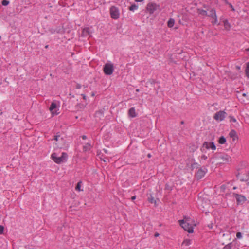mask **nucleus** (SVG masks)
Segmentation results:
<instances>
[{
    "label": "nucleus",
    "mask_w": 249,
    "mask_h": 249,
    "mask_svg": "<svg viewBox=\"0 0 249 249\" xmlns=\"http://www.w3.org/2000/svg\"><path fill=\"white\" fill-rule=\"evenodd\" d=\"M135 0V1H136V2H142V1H143L144 0Z\"/></svg>",
    "instance_id": "42"
},
{
    "label": "nucleus",
    "mask_w": 249,
    "mask_h": 249,
    "mask_svg": "<svg viewBox=\"0 0 249 249\" xmlns=\"http://www.w3.org/2000/svg\"><path fill=\"white\" fill-rule=\"evenodd\" d=\"M160 5L155 3L150 2L147 4L146 10L150 14H152L155 11L160 9Z\"/></svg>",
    "instance_id": "3"
},
{
    "label": "nucleus",
    "mask_w": 249,
    "mask_h": 249,
    "mask_svg": "<svg viewBox=\"0 0 249 249\" xmlns=\"http://www.w3.org/2000/svg\"><path fill=\"white\" fill-rule=\"evenodd\" d=\"M175 24V20L173 18H170L167 22V26L169 28H172Z\"/></svg>",
    "instance_id": "15"
},
{
    "label": "nucleus",
    "mask_w": 249,
    "mask_h": 249,
    "mask_svg": "<svg viewBox=\"0 0 249 249\" xmlns=\"http://www.w3.org/2000/svg\"><path fill=\"white\" fill-rule=\"evenodd\" d=\"M54 140L56 142H58V143L57 144L58 145V146H61L62 142H63V139L60 137V136H55L54 138Z\"/></svg>",
    "instance_id": "12"
},
{
    "label": "nucleus",
    "mask_w": 249,
    "mask_h": 249,
    "mask_svg": "<svg viewBox=\"0 0 249 249\" xmlns=\"http://www.w3.org/2000/svg\"><path fill=\"white\" fill-rule=\"evenodd\" d=\"M215 149L216 146L213 142H205L201 147V151L205 153H207L208 151L210 150L213 152Z\"/></svg>",
    "instance_id": "2"
},
{
    "label": "nucleus",
    "mask_w": 249,
    "mask_h": 249,
    "mask_svg": "<svg viewBox=\"0 0 249 249\" xmlns=\"http://www.w3.org/2000/svg\"><path fill=\"white\" fill-rule=\"evenodd\" d=\"M205 171L202 169H199L196 172V177L197 179H201L205 175Z\"/></svg>",
    "instance_id": "9"
},
{
    "label": "nucleus",
    "mask_w": 249,
    "mask_h": 249,
    "mask_svg": "<svg viewBox=\"0 0 249 249\" xmlns=\"http://www.w3.org/2000/svg\"><path fill=\"white\" fill-rule=\"evenodd\" d=\"M204 158V160H205L207 159V157H203Z\"/></svg>",
    "instance_id": "49"
},
{
    "label": "nucleus",
    "mask_w": 249,
    "mask_h": 249,
    "mask_svg": "<svg viewBox=\"0 0 249 249\" xmlns=\"http://www.w3.org/2000/svg\"><path fill=\"white\" fill-rule=\"evenodd\" d=\"M216 158H221V159H223V161L225 160L224 159L225 157H216ZM225 160H226V158H225Z\"/></svg>",
    "instance_id": "41"
},
{
    "label": "nucleus",
    "mask_w": 249,
    "mask_h": 249,
    "mask_svg": "<svg viewBox=\"0 0 249 249\" xmlns=\"http://www.w3.org/2000/svg\"><path fill=\"white\" fill-rule=\"evenodd\" d=\"M224 24V28L226 30H229L231 28V24L229 22L228 20L227 19H225L223 21Z\"/></svg>",
    "instance_id": "14"
},
{
    "label": "nucleus",
    "mask_w": 249,
    "mask_h": 249,
    "mask_svg": "<svg viewBox=\"0 0 249 249\" xmlns=\"http://www.w3.org/2000/svg\"><path fill=\"white\" fill-rule=\"evenodd\" d=\"M110 16L114 19H118L120 17V11L118 8L111 6L109 9Z\"/></svg>",
    "instance_id": "4"
},
{
    "label": "nucleus",
    "mask_w": 249,
    "mask_h": 249,
    "mask_svg": "<svg viewBox=\"0 0 249 249\" xmlns=\"http://www.w3.org/2000/svg\"><path fill=\"white\" fill-rule=\"evenodd\" d=\"M81 96H82L83 99L84 100H86V99H87V97H86V95H85V94H81Z\"/></svg>",
    "instance_id": "39"
},
{
    "label": "nucleus",
    "mask_w": 249,
    "mask_h": 249,
    "mask_svg": "<svg viewBox=\"0 0 249 249\" xmlns=\"http://www.w3.org/2000/svg\"><path fill=\"white\" fill-rule=\"evenodd\" d=\"M233 189L234 190L236 189V187H234Z\"/></svg>",
    "instance_id": "52"
},
{
    "label": "nucleus",
    "mask_w": 249,
    "mask_h": 249,
    "mask_svg": "<svg viewBox=\"0 0 249 249\" xmlns=\"http://www.w3.org/2000/svg\"><path fill=\"white\" fill-rule=\"evenodd\" d=\"M226 142V139L224 136L220 137L218 140V142L219 144H224Z\"/></svg>",
    "instance_id": "17"
},
{
    "label": "nucleus",
    "mask_w": 249,
    "mask_h": 249,
    "mask_svg": "<svg viewBox=\"0 0 249 249\" xmlns=\"http://www.w3.org/2000/svg\"><path fill=\"white\" fill-rule=\"evenodd\" d=\"M136 196H132L131 199L132 200H134L136 199Z\"/></svg>",
    "instance_id": "40"
},
{
    "label": "nucleus",
    "mask_w": 249,
    "mask_h": 249,
    "mask_svg": "<svg viewBox=\"0 0 249 249\" xmlns=\"http://www.w3.org/2000/svg\"><path fill=\"white\" fill-rule=\"evenodd\" d=\"M76 88L77 89H80L81 88V85L80 84H77L76 86Z\"/></svg>",
    "instance_id": "37"
},
{
    "label": "nucleus",
    "mask_w": 249,
    "mask_h": 249,
    "mask_svg": "<svg viewBox=\"0 0 249 249\" xmlns=\"http://www.w3.org/2000/svg\"><path fill=\"white\" fill-rule=\"evenodd\" d=\"M191 240L190 239H186L183 241L182 245H184L187 246L191 244Z\"/></svg>",
    "instance_id": "20"
},
{
    "label": "nucleus",
    "mask_w": 249,
    "mask_h": 249,
    "mask_svg": "<svg viewBox=\"0 0 249 249\" xmlns=\"http://www.w3.org/2000/svg\"><path fill=\"white\" fill-rule=\"evenodd\" d=\"M246 51L249 52V48L246 49Z\"/></svg>",
    "instance_id": "47"
},
{
    "label": "nucleus",
    "mask_w": 249,
    "mask_h": 249,
    "mask_svg": "<svg viewBox=\"0 0 249 249\" xmlns=\"http://www.w3.org/2000/svg\"><path fill=\"white\" fill-rule=\"evenodd\" d=\"M89 28H85L83 30V34L84 35H87L89 34Z\"/></svg>",
    "instance_id": "25"
},
{
    "label": "nucleus",
    "mask_w": 249,
    "mask_h": 249,
    "mask_svg": "<svg viewBox=\"0 0 249 249\" xmlns=\"http://www.w3.org/2000/svg\"><path fill=\"white\" fill-rule=\"evenodd\" d=\"M227 115L226 112L224 111H219L215 113L213 119L217 121H221L224 119Z\"/></svg>",
    "instance_id": "5"
},
{
    "label": "nucleus",
    "mask_w": 249,
    "mask_h": 249,
    "mask_svg": "<svg viewBox=\"0 0 249 249\" xmlns=\"http://www.w3.org/2000/svg\"><path fill=\"white\" fill-rule=\"evenodd\" d=\"M233 246V244L232 243H230L228 244L225 246L223 249H231Z\"/></svg>",
    "instance_id": "21"
},
{
    "label": "nucleus",
    "mask_w": 249,
    "mask_h": 249,
    "mask_svg": "<svg viewBox=\"0 0 249 249\" xmlns=\"http://www.w3.org/2000/svg\"><path fill=\"white\" fill-rule=\"evenodd\" d=\"M165 189L170 191L172 190V186L170 185L168 183H166L165 184Z\"/></svg>",
    "instance_id": "24"
},
{
    "label": "nucleus",
    "mask_w": 249,
    "mask_h": 249,
    "mask_svg": "<svg viewBox=\"0 0 249 249\" xmlns=\"http://www.w3.org/2000/svg\"><path fill=\"white\" fill-rule=\"evenodd\" d=\"M128 115L132 118L135 117L137 116V114L135 111V109L134 107H132L129 109L128 111Z\"/></svg>",
    "instance_id": "13"
},
{
    "label": "nucleus",
    "mask_w": 249,
    "mask_h": 249,
    "mask_svg": "<svg viewBox=\"0 0 249 249\" xmlns=\"http://www.w3.org/2000/svg\"><path fill=\"white\" fill-rule=\"evenodd\" d=\"M239 176V173H238V174L236 175V177L238 178Z\"/></svg>",
    "instance_id": "51"
},
{
    "label": "nucleus",
    "mask_w": 249,
    "mask_h": 249,
    "mask_svg": "<svg viewBox=\"0 0 249 249\" xmlns=\"http://www.w3.org/2000/svg\"><path fill=\"white\" fill-rule=\"evenodd\" d=\"M62 156H65L64 153H63V154H62Z\"/></svg>",
    "instance_id": "55"
},
{
    "label": "nucleus",
    "mask_w": 249,
    "mask_h": 249,
    "mask_svg": "<svg viewBox=\"0 0 249 249\" xmlns=\"http://www.w3.org/2000/svg\"><path fill=\"white\" fill-rule=\"evenodd\" d=\"M91 146L90 143H87L85 144V145L83 146V150L85 151H87L89 150L91 148Z\"/></svg>",
    "instance_id": "18"
},
{
    "label": "nucleus",
    "mask_w": 249,
    "mask_h": 249,
    "mask_svg": "<svg viewBox=\"0 0 249 249\" xmlns=\"http://www.w3.org/2000/svg\"><path fill=\"white\" fill-rule=\"evenodd\" d=\"M159 233H156L155 234V237H157V236H159Z\"/></svg>",
    "instance_id": "45"
},
{
    "label": "nucleus",
    "mask_w": 249,
    "mask_h": 249,
    "mask_svg": "<svg viewBox=\"0 0 249 249\" xmlns=\"http://www.w3.org/2000/svg\"><path fill=\"white\" fill-rule=\"evenodd\" d=\"M213 16L212 17H211L213 19V20H214L215 18H217V16L216 15V11H213Z\"/></svg>",
    "instance_id": "30"
},
{
    "label": "nucleus",
    "mask_w": 249,
    "mask_h": 249,
    "mask_svg": "<svg viewBox=\"0 0 249 249\" xmlns=\"http://www.w3.org/2000/svg\"><path fill=\"white\" fill-rule=\"evenodd\" d=\"M233 195L236 198L238 204H242L246 200V198L244 196L236 193H233Z\"/></svg>",
    "instance_id": "7"
},
{
    "label": "nucleus",
    "mask_w": 249,
    "mask_h": 249,
    "mask_svg": "<svg viewBox=\"0 0 249 249\" xmlns=\"http://www.w3.org/2000/svg\"><path fill=\"white\" fill-rule=\"evenodd\" d=\"M235 69L238 71V72L239 73L241 72V71H240L241 68H240V66H235Z\"/></svg>",
    "instance_id": "36"
},
{
    "label": "nucleus",
    "mask_w": 249,
    "mask_h": 249,
    "mask_svg": "<svg viewBox=\"0 0 249 249\" xmlns=\"http://www.w3.org/2000/svg\"><path fill=\"white\" fill-rule=\"evenodd\" d=\"M213 11H215V10L213 8H212L210 10V13L208 15L210 17H212L213 16Z\"/></svg>",
    "instance_id": "33"
},
{
    "label": "nucleus",
    "mask_w": 249,
    "mask_h": 249,
    "mask_svg": "<svg viewBox=\"0 0 249 249\" xmlns=\"http://www.w3.org/2000/svg\"><path fill=\"white\" fill-rule=\"evenodd\" d=\"M229 118H230V121L231 122L236 123L237 122L236 119L235 118H234L233 117L230 116Z\"/></svg>",
    "instance_id": "29"
},
{
    "label": "nucleus",
    "mask_w": 249,
    "mask_h": 249,
    "mask_svg": "<svg viewBox=\"0 0 249 249\" xmlns=\"http://www.w3.org/2000/svg\"><path fill=\"white\" fill-rule=\"evenodd\" d=\"M229 136H230L231 138L232 139V140L233 141H235L238 139V136L237 135V133L234 130H231L230 131L229 133Z\"/></svg>",
    "instance_id": "11"
},
{
    "label": "nucleus",
    "mask_w": 249,
    "mask_h": 249,
    "mask_svg": "<svg viewBox=\"0 0 249 249\" xmlns=\"http://www.w3.org/2000/svg\"><path fill=\"white\" fill-rule=\"evenodd\" d=\"M243 96H245L246 95V94L245 93H244V94H243Z\"/></svg>",
    "instance_id": "53"
},
{
    "label": "nucleus",
    "mask_w": 249,
    "mask_h": 249,
    "mask_svg": "<svg viewBox=\"0 0 249 249\" xmlns=\"http://www.w3.org/2000/svg\"><path fill=\"white\" fill-rule=\"evenodd\" d=\"M138 8V6L136 4H133L129 8V9L130 11H134L136 10H137Z\"/></svg>",
    "instance_id": "22"
},
{
    "label": "nucleus",
    "mask_w": 249,
    "mask_h": 249,
    "mask_svg": "<svg viewBox=\"0 0 249 249\" xmlns=\"http://www.w3.org/2000/svg\"><path fill=\"white\" fill-rule=\"evenodd\" d=\"M147 156H150V155L149 154L147 155Z\"/></svg>",
    "instance_id": "56"
},
{
    "label": "nucleus",
    "mask_w": 249,
    "mask_h": 249,
    "mask_svg": "<svg viewBox=\"0 0 249 249\" xmlns=\"http://www.w3.org/2000/svg\"><path fill=\"white\" fill-rule=\"evenodd\" d=\"M148 200L151 203H156V200L151 195H150V197H148Z\"/></svg>",
    "instance_id": "23"
},
{
    "label": "nucleus",
    "mask_w": 249,
    "mask_h": 249,
    "mask_svg": "<svg viewBox=\"0 0 249 249\" xmlns=\"http://www.w3.org/2000/svg\"><path fill=\"white\" fill-rule=\"evenodd\" d=\"M222 0L224 1L226 4H228L227 0Z\"/></svg>",
    "instance_id": "44"
},
{
    "label": "nucleus",
    "mask_w": 249,
    "mask_h": 249,
    "mask_svg": "<svg viewBox=\"0 0 249 249\" xmlns=\"http://www.w3.org/2000/svg\"><path fill=\"white\" fill-rule=\"evenodd\" d=\"M190 218L186 216L184 217V219L178 221L180 226L189 233H193L194 231L193 227L189 223Z\"/></svg>",
    "instance_id": "1"
},
{
    "label": "nucleus",
    "mask_w": 249,
    "mask_h": 249,
    "mask_svg": "<svg viewBox=\"0 0 249 249\" xmlns=\"http://www.w3.org/2000/svg\"><path fill=\"white\" fill-rule=\"evenodd\" d=\"M95 95V94L94 93H92V94H91V96H94Z\"/></svg>",
    "instance_id": "48"
},
{
    "label": "nucleus",
    "mask_w": 249,
    "mask_h": 249,
    "mask_svg": "<svg viewBox=\"0 0 249 249\" xmlns=\"http://www.w3.org/2000/svg\"><path fill=\"white\" fill-rule=\"evenodd\" d=\"M97 160L100 161H103L104 162L109 161V159L108 157H98Z\"/></svg>",
    "instance_id": "16"
},
{
    "label": "nucleus",
    "mask_w": 249,
    "mask_h": 249,
    "mask_svg": "<svg viewBox=\"0 0 249 249\" xmlns=\"http://www.w3.org/2000/svg\"><path fill=\"white\" fill-rule=\"evenodd\" d=\"M221 188H225V186H224V185H222V186H221Z\"/></svg>",
    "instance_id": "50"
},
{
    "label": "nucleus",
    "mask_w": 249,
    "mask_h": 249,
    "mask_svg": "<svg viewBox=\"0 0 249 249\" xmlns=\"http://www.w3.org/2000/svg\"><path fill=\"white\" fill-rule=\"evenodd\" d=\"M240 180L242 181H245L246 180L244 179L243 178H241Z\"/></svg>",
    "instance_id": "46"
},
{
    "label": "nucleus",
    "mask_w": 249,
    "mask_h": 249,
    "mask_svg": "<svg viewBox=\"0 0 249 249\" xmlns=\"http://www.w3.org/2000/svg\"><path fill=\"white\" fill-rule=\"evenodd\" d=\"M229 5L230 7L231 8V10L233 11H234L235 9H234V7H233V6L231 4H229Z\"/></svg>",
    "instance_id": "38"
},
{
    "label": "nucleus",
    "mask_w": 249,
    "mask_h": 249,
    "mask_svg": "<svg viewBox=\"0 0 249 249\" xmlns=\"http://www.w3.org/2000/svg\"><path fill=\"white\" fill-rule=\"evenodd\" d=\"M212 23L213 24H217V25H219V23H218V19H217V18H215L214 20H213L212 21Z\"/></svg>",
    "instance_id": "32"
},
{
    "label": "nucleus",
    "mask_w": 249,
    "mask_h": 249,
    "mask_svg": "<svg viewBox=\"0 0 249 249\" xmlns=\"http://www.w3.org/2000/svg\"><path fill=\"white\" fill-rule=\"evenodd\" d=\"M87 138V137L85 135L82 136V139L85 140Z\"/></svg>",
    "instance_id": "43"
},
{
    "label": "nucleus",
    "mask_w": 249,
    "mask_h": 249,
    "mask_svg": "<svg viewBox=\"0 0 249 249\" xmlns=\"http://www.w3.org/2000/svg\"><path fill=\"white\" fill-rule=\"evenodd\" d=\"M9 3V1L8 0H3L2 1V4L3 5V6H6Z\"/></svg>",
    "instance_id": "31"
},
{
    "label": "nucleus",
    "mask_w": 249,
    "mask_h": 249,
    "mask_svg": "<svg viewBox=\"0 0 249 249\" xmlns=\"http://www.w3.org/2000/svg\"><path fill=\"white\" fill-rule=\"evenodd\" d=\"M199 166V165H198V163H197L194 162V163L191 164V167H192V169H193L194 168H197Z\"/></svg>",
    "instance_id": "28"
},
{
    "label": "nucleus",
    "mask_w": 249,
    "mask_h": 249,
    "mask_svg": "<svg viewBox=\"0 0 249 249\" xmlns=\"http://www.w3.org/2000/svg\"><path fill=\"white\" fill-rule=\"evenodd\" d=\"M51 156H54V154H52L51 155Z\"/></svg>",
    "instance_id": "54"
},
{
    "label": "nucleus",
    "mask_w": 249,
    "mask_h": 249,
    "mask_svg": "<svg viewBox=\"0 0 249 249\" xmlns=\"http://www.w3.org/2000/svg\"><path fill=\"white\" fill-rule=\"evenodd\" d=\"M81 181H79L78 182V183L77 184V185L75 187L76 190H77L78 191H80L81 190Z\"/></svg>",
    "instance_id": "27"
},
{
    "label": "nucleus",
    "mask_w": 249,
    "mask_h": 249,
    "mask_svg": "<svg viewBox=\"0 0 249 249\" xmlns=\"http://www.w3.org/2000/svg\"><path fill=\"white\" fill-rule=\"evenodd\" d=\"M1 39V36H0V39Z\"/></svg>",
    "instance_id": "57"
},
{
    "label": "nucleus",
    "mask_w": 249,
    "mask_h": 249,
    "mask_svg": "<svg viewBox=\"0 0 249 249\" xmlns=\"http://www.w3.org/2000/svg\"><path fill=\"white\" fill-rule=\"evenodd\" d=\"M56 105L55 103H52L51 106H50V111L51 112L52 114L53 115H56L58 113L56 112V111H55L56 110Z\"/></svg>",
    "instance_id": "10"
},
{
    "label": "nucleus",
    "mask_w": 249,
    "mask_h": 249,
    "mask_svg": "<svg viewBox=\"0 0 249 249\" xmlns=\"http://www.w3.org/2000/svg\"><path fill=\"white\" fill-rule=\"evenodd\" d=\"M198 13L202 16H207V12L203 9H198Z\"/></svg>",
    "instance_id": "19"
},
{
    "label": "nucleus",
    "mask_w": 249,
    "mask_h": 249,
    "mask_svg": "<svg viewBox=\"0 0 249 249\" xmlns=\"http://www.w3.org/2000/svg\"><path fill=\"white\" fill-rule=\"evenodd\" d=\"M246 73L247 76L249 78V62L247 64V67L246 69Z\"/></svg>",
    "instance_id": "26"
},
{
    "label": "nucleus",
    "mask_w": 249,
    "mask_h": 249,
    "mask_svg": "<svg viewBox=\"0 0 249 249\" xmlns=\"http://www.w3.org/2000/svg\"><path fill=\"white\" fill-rule=\"evenodd\" d=\"M236 237L238 239H240L242 237V233L240 232H238L236 233Z\"/></svg>",
    "instance_id": "35"
},
{
    "label": "nucleus",
    "mask_w": 249,
    "mask_h": 249,
    "mask_svg": "<svg viewBox=\"0 0 249 249\" xmlns=\"http://www.w3.org/2000/svg\"><path fill=\"white\" fill-rule=\"evenodd\" d=\"M67 157H51L52 160L57 164L65 162L67 160Z\"/></svg>",
    "instance_id": "8"
},
{
    "label": "nucleus",
    "mask_w": 249,
    "mask_h": 249,
    "mask_svg": "<svg viewBox=\"0 0 249 249\" xmlns=\"http://www.w3.org/2000/svg\"><path fill=\"white\" fill-rule=\"evenodd\" d=\"M4 231V227L2 225H0V234H1L3 233Z\"/></svg>",
    "instance_id": "34"
},
{
    "label": "nucleus",
    "mask_w": 249,
    "mask_h": 249,
    "mask_svg": "<svg viewBox=\"0 0 249 249\" xmlns=\"http://www.w3.org/2000/svg\"><path fill=\"white\" fill-rule=\"evenodd\" d=\"M104 72L107 75H111L113 72V65L111 63L105 64L104 67Z\"/></svg>",
    "instance_id": "6"
}]
</instances>
